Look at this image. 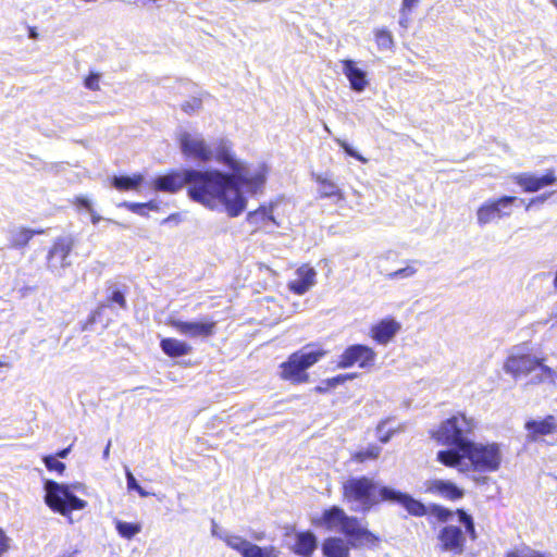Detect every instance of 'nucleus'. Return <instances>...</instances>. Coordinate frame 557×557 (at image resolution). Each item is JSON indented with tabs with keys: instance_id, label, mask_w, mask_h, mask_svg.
<instances>
[{
	"instance_id": "f257e3e1",
	"label": "nucleus",
	"mask_w": 557,
	"mask_h": 557,
	"mask_svg": "<svg viewBox=\"0 0 557 557\" xmlns=\"http://www.w3.org/2000/svg\"><path fill=\"white\" fill-rule=\"evenodd\" d=\"M240 187L242 184L233 180V176L219 170L189 169V198L210 209L223 206L231 218L238 216L246 209Z\"/></svg>"
},
{
	"instance_id": "f03ea898",
	"label": "nucleus",
	"mask_w": 557,
	"mask_h": 557,
	"mask_svg": "<svg viewBox=\"0 0 557 557\" xmlns=\"http://www.w3.org/2000/svg\"><path fill=\"white\" fill-rule=\"evenodd\" d=\"M436 460L445 467L457 468L460 472L492 473L500 469L503 451L496 442L470 441L461 450H438Z\"/></svg>"
},
{
	"instance_id": "7ed1b4c3",
	"label": "nucleus",
	"mask_w": 557,
	"mask_h": 557,
	"mask_svg": "<svg viewBox=\"0 0 557 557\" xmlns=\"http://www.w3.org/2000/svg\"><path fill=\"white\" fill-rule=\"evenodd\" d=\"M314 523L325 530L339 531L346 537H351L354 548L363 546L373 548L381 542L379 535L360 525L357 517L347 515L343 508L336 505L324 509Z\"/></svg>"
},
{
	"instance_id": "20e7f679",
	"label": "nucleus",
	"mask_w": 557,
	"mask_h": 557,
	"mask_svg": "<svg viewBox=\"0 0 557 557\" xmlns=\"http://www.w3.org/2000/svg\"><path fill=\"white\" fill-rule=\"evenodd\" d=\"M384 503L398 505L412 517L420 518L431 515L441 523L447 522L453 517L451 510L442 505L431 504L430 506H426L421 500L416 499L412 495L406 492L387 485L376 484L374 507Z\"/></svg>"
},
{
	"instance_id": "39448f33",
	"label": "nucleus",
	"mask_w": 557,
	"mask_h": 557,
	"mask_svg": "<svg viewBox=\"0 0 557 557\" xmlns=\"http://www.w3.org/2000/svg\"><path fill=\"white\" fill-rule=\"evenodd\" d=\"M327 351L322 347H315L310 343L301 349L292 352L285 361L278 366V377L293 385L306 384L310 381L308 370L326 356Z\"/></svg>"
},
{
	"instance_id": "423d86ee",
	"label": "nucleus",
	"mask_w": 557,
	"mask_h": 557,
	"mask_svg": "<svg viewBox=\"0 0 557 557\" xmlns=\"http://www.w3.org/2000/svg\"><path fill=\"white\" fill-rule=\"evenodd\" d=\"M476 429L474 418L458 411L443 420L436 429L430 431V436L437 444L455 447L454 450H461L471 440Z\"/></svg>"
},
{
	"instance_id": "0eeeda50",
	"label": "nucleus",
	"mask_w": 557,
	"mask_h": 557,
	"mask_svg": "<svg viewBox=\"0 0 557 557\" xmlns=\"http://www.w3.org/2000/svg\"><path fill=\"white\" fill-rule=\"evenodd\" d=\"M458 516L459 522L465 527V531L460 527L446 524L437 533V546L443 553H451L453 555H461L466 549L467 535L470 540L475 541L478 533L475 523L471 515L465 509L458 508L451 511Z\"/></svg>"
},
{
	"instance_id": "6e6552de",
	"label": "nucleus",
	"mask_w": 557,
	"mask_h": 557,
	"mask_svg": "<svg viewBox=\"0 0 557 557\" xmlns=\"http://www.w3.org/2000/svg\"><path fill=\"white\" fill-rule=\"evenodd\" d=\"M544 360V358H536L530 354L510 355L505 360L504 370L515 379L527 376L539 370V373L531 379L530 384L555 383L556 372L545 366Z\"/></svg>"
},
{
	"instance_id": "1a4fd4ad",
	"label": "nucleus",
	"mask_w": 557,
	"mask_h": 557,
	"mask_svg": "<svg viewBox=\"0 0 557 557\" xmlns=\"http://www.w3.org/2000/svg\"><path fill=\"white\" fill-rule=\"evenodd\" d=\"M214 159L226 165L232 171L228 175L242 184L247 191L258 193L263 188L267 181V169L264 166L256 172H250L245 164L235 159L226 146H220L216 149Z\"/></svg>"
},
{
	"instance_id": "9d476101",
	"label": "nucleus",
	"mask_w": 557,
	"mask_h": 557,
	"mask_svg": "<svg viewBox=\"0 0 557 557\" xmlns=\"http://www.w3.org/2000/svg\"><path fill=\"white\" fill-rule=\"evenodd\" d=\"M45 502L53 512L70 516L72 511L82 510L87 506V502L74 495L66 484L49 480L45 484Z\"/></svg>"
},
{
	"instance_id": "9b49d317",
	"label": "nucleus",
	"mask_w": 557,
	"mask_h": 557,
	"mask_svg": "<svg viewBox=\"0 0 557 557\" xmlns=\"http://www.w3.org/2000/svg\"><path fill=\"white\" fill-rule=\"evenodd\" d=\"M342 498L347 504H360L362 511L374 507L376 483L369 476L360 475L342 483Z\"/></svg>"
},
{
	"instance_id": "f8f14e48",
	"label": "nucleus",
	"mask_w": 557,
	"mask_h": 557,
	"mask_svg": "<svg viewBox=\"0 0 557 557\" xmlns=\"http://www.w3.org/2000/svg\"><path fill=\"white\" fill-rule=\"evenodd\" d=\"M518 200L516 196L505 195L484 201L476 210L478 223L486 225L495 220L509 218L512 213L511 206Z\"/></svg>"
},
{
	"instance_id": "ddd939ff",
	"label": "nucleus",
	"mask_w": 557,
	"mask_h": 557,
	"mask_svg": "<svg viewBox=\"0 0 557 557\" xmlns=\"http://www.w3.org/2000/svg\"><path fill=\"white\" fill-rule=\"evenodd\" d=\"M376 352L370 346L363 344H354L347 346L338 356L336 368L348 369L358 366L361 369H368L374 366Z\"/></svg>"
},
{
	"instance_id": "4468645a",
	"label": "nucleus",
	"mask_w": 557,
	"mask_h": 557,
	"mask_svg": "<svg viewBox=\"0 0 557 557\" xmlns=\"http://www.w3.org/2000/svg\"><path fill=\"white\" fill-rule=\"evenodd\" d=\"M76 244L72 235L58 236L52 242L46 256V264L50 271L63 270L71 265L69 257Z\"/></svg>"
},
{
	"instance_id": "2eb2a0df",
	"label": "nucleus",
	"mask_w": 557,
	"mask_h": 557,
	"mask_svg": "<svg viewBox=\"0 0 557 557\" xmlns=\"http://www.w3.org/2000/svg\"><path fill=\"white\" fill-rule=\"evenodd\" d=\"M511 180L523 193L534 194L557 184V174L554 168H549L541 175L533 172H519L513 174Z\"/></svg>"
},
{
	"instance_id": "dca6fc26",
	"label": "nucleus",
	"mask_w": 557,
	"mask_h": 557,
	"mask_svg": "<svg viewBox=\"0 0 557 557\" xmlns=\"http://www.w3.org/2000/svg\"><path fill=\"white\" fill-rule=\"evenodd\" d=\"M169 324L180 334L191 338H209L216 332V322L212 319L201 321L171 320Z\"/></svg>"
},
{
	"instance_id": "f3484780",
	"label": "nucleus",
	"mask_w": 557,
	"mask_h": 557,
	"mask_svg": "<svg viewBox=\"0 0 557 557\" xmlns=\"http://www.w3.org/2000/svg\"><path fill=\"white\" fill-rule=\"evenodd\" d=\"M189 184V169L171 171L152 181V187L157 191L175 194Z\"/></svg>"
},
{
	"instance_id": "a211bd4d",
	"label": "nucleus",
	"mask_w": 557,
	"mask_h": 557,
	"mask_svg": "<svg viewBox=\"0 0 557 557\" xmlns=\"http://www.w3.org/2000/svg\"><path fill=\"white\" fill-rule=\"evenodd\" d=\"M296 276L287 283V288L294 295L301 296L315 284L317 271L309 263H304L296 270Z\"/></svg>"
},
{
	"instance_id": "6ab92c4d",
	"label": "nucleus",
	"mask_w": 557,
	"mask_h": 557,
	"mask_svg": "<svg viewBox=\"0 0 557 557\" xmlns=\"http://www.w3.org/2000/svg\"><path fill=\"white\" fill-rule=\"evenodd\" d=\"M181 148L187 158H191L200 162H208L213 156L211 149L202 139L193 138L188 134H185L182 137Z\"/></svg>"
},
{
	"instance_id": "aec40b11",
	"label": "nucleus",
	"mask_w": 557,
	"mask_h": 557,
	"mask_svg": "<svg viewBox=\"0 0 557 557\" xmlns=\"http://www.w3.org/2000/svg\"><path fill=\"white\" fill-rule=\"evenodd\" d=\"M530 441H536L541 436L554 434L557 431V421L553 414H547L542 420H529L524 424Z\"/></svg>"
},
{
	"instance_id": "412c9836",
	"label": "nucleus",
	"mask_w": 557,
	"mask_h": 557,
	"mask_svg": "<svg viewBox=\"0 0 557 557\" xmlns=\"http://www.w3.org/2000/svg\"><path fill=\"white\" fill-rule=\"evenodd\" d=\"M274 207V202H269L267 205H261L253 211L248 212L246 221L249 225L252 226L253 232L261 230L268 223H272L273 225L278 226V222L273 215Z\"/></svg>"
},
{
	"instance_id": "4be33fe9",
	"label": "nucleus",
	"mask_w": 557,
	"mask_h": 557,
	"mask_svg": "<svg viewBox=\"0 0 557 557\" xmlns=\"http://www.w3.org/2000/svg\"><path fill=\"white\" fill-rule=\"evenodd\" d=\"M351 542V537L345 541L339 536H329L322 543V554L324 557H350Z\"/></svg>"
},
{
	"instance_id": "5701e85b",
	"label": "nucleus",
	"mask_w": 557,
	"mask_h": 557,
	"mask_svg": "<svg viewBox=\"0 0 557 557\" xmlns=\"http://www.w3.org/2000/svg\"><path fill=\"white\" fill-rule=\"evenodd\" d=\"M400 330V324L394 319H383L370 330L371 338L381 345H386Z\"/></svg>"
},
{
	"instance_id": "b1692460",
	"label": "nucleus",
	"mask_w": 557,
	"mask_h": 557,
	"mask_svg": "<svg viewBox=\"0 0 557 557\" xmlns=\"http://www.w3.org/2000/svg\"><path fill=\"white\" fill-rule=\"evenodd\" d=\"M428 491L437 494L448 500H458L465 496V491L455 483L446 480H432L429 483Z\"/></svg>"
},
{
	"instance_id": "393cba45",
	"label": "nucleus",
	"mask_w": 557,
	"mask_h": 557,
	"mask_svg": "<svg viewBox=\"0 0 557 557\" xmlns=\"http://www.w3.org/2000/svg\"><path fill=\"white\" fill-rule=\"evenodd\" d=\"M317 546V536L311 531H301L296 534L292 550L297 556L310 557Z\"/></svg>"
},
{
	"instance_id": "a878e982",
	"label": "nucleus",
	"mask_w": 557,
	"mask_h": 557,
	"mask_svg": "<svg viewBox=\"0 0 557 557\" xmlns=\"http://www.w3.org/2000/svg\"><path fill=\"white\" fill-rule=\"evenodd\" d=\"M343 72L356 91H362L368 85L366 73L356 66L352 60H343Z\"/></svg>"
},
{
	"instance_id": "bb28decb",
	"label": "nucleus",
	"mask_w": 557,
	"mask_h": 557,
	"mask_svg": "<svg viewBox=\"0 0 557 557\" xmlns=\"http://www.w3.org/2000/svg\"><path fill=\"white\" fill-rule=\"evenodd\" d=\"M314 182L318 184V195L319 198H333L337 201H342L345 199L344 191L330 178L323 176L322 174L313 175Z\"/></svg>"
},
{
	"instance_id": "cd10ccee",
	"label": "nucleus",
	"mask_w": 557,
	"mask_h": 557,
	"mask_svg": "<svg viewBox=\"0 0 557 557\" xmlns=\"http://www.w3.org/2000/svg\"><path fill=\"white\" fill-rule=\"evenodd\" d=\"M162 351L170 358H178L191 352V346L181 339L165 337L160 341Z\"/></svg>"
},
{
	"instance_id": "c85d7f7f",
	"label": "nucleus",
	"mask_w": 557,
	"mask_h": 557,
	"mask_svg": "<svg viewBox=\"0 0 557 557\" xmlns=\"http://www.w3.org/2000/svg\"><path fill=\"white\" fill-rule=\"evenodd\" d=\"M144 182V175L134 173L131 176H114L111 180V185L119 191L139 190Z\"/></svg>"
},
{
	"instance_id": "c756f323",
	"label": "nucleus",
	"mask_w": 557,
	"mask_h": 557,
	"mask_svg": "<svg viewBox=\"0 0 557 557\" xmlns=\"http://www.w3.org/2000/svg\"><path fill=\"white\" fill-rule=\"evenodd\" d=\"M382 454V447L377 444H370L366 448L358 449L350 454V461L363 465L371 461H376Z\"/></svg>"
},
{
	"instance_id": "7c9ffc66",
	"label": "nucleus",
	"mask_w": 557,
	"mask_h": 557,
	"mask_svg": "<svg viewBox=\"0 0 557 557\" xmlns=\"http://www.w3.org/2000/svg\"><path fill=\"white\" fill-rule=\"evenodd\" d=\"M358 376L356 372L337 374L333 377L323 380L319 385L313 388L317 394H325L329 391L335 388L338 385L346 383L347 381L354 380Z\"/></svg>"
},
{
	"instance_id": "2f4dec72",
	"label": "nucleus",
	"mask_w": 557,
	"mask_h": 557,
	"mask_svg": "<svg viewBox=\"0 0 557 557\" xmlns=\"http://www.w3.org/2000/svg\"><path fill=\"white\" fill-rule=\"evenodd\" d=\"M30 240H32L30 228L18 227L14 232H12V234L10 236L9 248L23 249L29 244Z\"/></svg>"
},
{
	"instance_id": "473e14b6",
	"label": "nucleus",
	"mask_w": 557,
	"mask_h": 557,
	"mask_svg": "<svg viewBox=\"0 0 557 557\" xmlns=\"http://www.w3.org/2000/svg\"><path fill=\"white\" fill-rule=\"evenodd\" d=\"M374 41L379 49H392L394 47V38L387 28H377L374 30Z\"/></svg>"
},
{
	"instance_id": "72a5a7b5",
	"label": "nucleus",
	"mask_w": 557,
	"mask_h": 557,
	"mask_svg": "<svg viewBox=\"0 0 557 557\" xmlns=\"http://www.w3.org/2000/svg\"><path fill=\"white\" fill-rule=\"evenodd\" d=\"M243 557H277L274 547H260L256 544L250 543L243 552Z\"/></svg>"
},
{
	"instance_id": "f704fd0d",
	"label": "nucleus",
	"mask_w": 557,
	"mask_h": 557,
	"mask_svg": "<svg viewBox=\"0 0 557 557\" xmlns=\"http://www.w3.org/2000/svg\"><path fill=\"white\" fill-rule=\"evenodd\" d=\"M115 529L122 537L127 540L133 539L137 533L140 532V525L138 523H131L121 520L115 522Z\"/></svg>"
},
{
	"instance_id": "c9c22d12",
	"label": "nucleus",
	"mask_w": 557,
	"mask_h": 557,
	"mask_svg": "<svg viewBox=\"0 0 557 557\" xmlns=\"http://www.w3.org/2000/svg\"><path fill=\"white\" fill-rule=\"evenodd\" d=\"M42 462L48 471L55 472L59 475H63L66 469V466L63 461H60L52 455H46L42 457Z\"/></svg>"
},
{
	"instance_id": "e433bc0d",
	"label": "nucleus",
	"mask_w": 557,
	"mask_h": 557,
	"mask_svg": "<svg viewBox=\"0 0 557 557\" xmlns=\"http://www.w3.org/2000/svg\"><path fill=\"white\" fill-rule=\"evenodd\" d=\"M124 207H126L129 211L137 213L139 215H147L146 209L149 210H158V205L153 201L148 202H124Z\"/></svg>"
},
{
	"instance_id": "4c0bfd02",
	"label": "nucleus",
	"mask_w": 557,
	"mask_h": 557,
	"mask_svg": "<svg viewBox=\"0 0 557 557\" xmlns=\"http://www.w3.org/2000/svg\"><path fill=\"white\" fill-rule=\"evenodd\" d=\"M387 420H382L379 422V424L375 428V432L377 435V440L382 444H386L391 441V438L396 433V430L394 429H385Z\"/></svg>"
},
{
	"instance_id": "58836bf2",
	"label": "nucleus",
	"mask_w": 557,
	"mask_h": 557,
	"mask_svg": "<svg viewBox=\"0 0 557 557\" xmlns=\"http://www.w3.org/2000/svg\"><path fill=\"white\" fill-rule=\"evenodd\" d=\"M107 307H112L113 305H117L121 309L127 308V301L124 296V293L121 290H113L111 295H109L106 299Z\"/></svg>"
},
{
	"instance_id": "ea45409f",
	"label": "nucleus",
	"mask_w": 557,
	"mask_h": 557,
	"mask_svg": "<svg viewBox=\"0 0 557 557\" xmlns=\"http://www.w3.org/2000/svg\"><path fill=\"white\" fill-rule=\"evenodd\" d=\"M226 545L231 547L232 549L236 550L243 556V552L247 549L248 545L250 544L249 541L240 537V536H231L225 540Z\"/></svg>"
},
{
	"instance_id": "a19ab883",
	"label": "nucleus",
	"mask_w": 557,
	"mask_h": 557,
	"mask_svg": "<svg viewBox=\"0 0 557 557\" xmlns=\"http://www.w3.org/2000/svg\"><path fill=\"white\" fill-rule=\"evenodd\" d=\"M70 202L78 211L86 210L88 212H91L92 205L90 200L85 196H75L70 200Z\"/></svg>"
},
{
	"instance_id": "79ce46f5",
	"label": "nucleus",
	"mask_w": 557,
	"mask_h": 557,
	"mask_svg": "<svg viewBox=\"0 0 557 557\" xmlns=\"http://www.w3.org/2000/svg\"><path fill=\"white\" fill-rule=\"evenodd\" d=\"M84 86L92 91L100 90V74L90 72L84 79Z\"/></svg>"
},
{
	"instance_id": "37998d69",
	"label": "nucleus",
	"mask_w": 557,
	"mask_h": 557,
	"mask_svg": "<svg viewBox=\"0 0 557 557\" xmlns=\"http://www.w3.org/2000/svg\"><path fill=\"white\" fill-rule=\"evenodd\" d=\"M336 144L350 157L357 159L358 161L366 163L367 159L363 158L361 154H359L357 151H355L346 140L337 138L335 139Z\"/></svg>"
},
{
	"instance_id": "c03bdc74",
	"label": "nucleus",
	"mask_w": 557,
	"mask_h": 557,
	"mask_svg": "<svg viewBox=\"0 0 557 557\" xmlns=\"http://www.w3.org/2000/svg\"><path fill=\"white\" fill-rule=\"evenodd\" d=\"M552 195L553 193H544L530 198L528 202L524 205V210L529 211L531 208L544 203Z\"/></svg>"
},
{
	"instance_id": "a18cd8bd",
	"label": "nucleus",
	"mask_w": 557,
	"mask_h": 557,
	"mask_svg": "<svg viewBox=\"0 0 557 557\" xmlns=\"http://www.w3.org/2000/svg\"><path fill=\"white\" fill-rule=\"evenodd\" d=\"M127 488L135 490L140 496H146L147 492L137 483L135 476L131 471H126Z\"/></svg>"
},
{
	"instance_id": "49530a36",
	"label": "nucleus",
	"mask_w": 557,
	"mask_h": 557,
	"mask_svg": "<svg viewBox=\"0 0 557 557\" xmlns=\"http://www.w3.org/2000/svg\"><path fill=\"white\" fill-rule=\"evenodd\" d=\"M506 557H546L544 554L531 549L527 550H511L506 554Z\"/></svg>"
},
{
	"instance_id": "de8ad7c7",
	"label": "nucleus",
	"mask_w": 557,
	"mask_h": 557,
	"mask_svg": "<svg viewBox=\"0 0 557 557\" xmlns=\"http://www.w3.org/2000/svg\"><path fill=\"white\" fill-rule=\"evenodd\" d=\"M11 546V539L7 535L5 531L0 528V557L5 554Z\"/></svg>"
},
{
	"instance_id": "09e8293b",
	"label": "nucleus",
	"mask_w": 557,
	"mask_h": 557,
	"mask_svg": "<svg viewBox=\"0 0 557 557\" xmlns=\"http://www.w3.org/2000/svg\"><path fill=\"white\" fill-rule=\"evenodd\" d=\"M414 273H416V269H413L411 267H406V268L398 269V270L389 273L388 276L391 278L407 277V276L413 275Z\"/></svg>"
},
{
	"instance_id": "8fccbe9b",
	"label": "nucleus",
	"mask_w": 557,
	"mask_h": 557,
	"mask_svg": "<svg viewBox=\"0 0 557 557\" xmlns=\"http://www.w3.org/2000/svg\"><path fill=\"white\" fill-rule=\"evenodd\" d=\"M419 0H403L400 13L403 16L408 15L418 5Z\"/></svg>"
},
{
	"instance_id": "3c124183",
	"label": "nucleus",
	"mask_w": 557,
	"mask_h": 557,
	"mask_svg": "<svg viewBox=\"0 0 557 557\" xmlns=\"http://www.w3.org/2000/svg\"><path fill=\"white\" fill-rule=\"evenodd\" d=\"M170 222H175V223H178L181 222V214L180 213H173V214H170L168 218H165L164 220H162V224H165V223H170Z\"/></svg>"
},
{
	"instance_id": "603ef678",
	"label": "nucleus",
	"mask_w": 557,
	"mask_h": 557,
	"mask_svg": "<svg viewBox=\"0 0 557 557\" xmlns=\"http://www.w3.org/2000/svg\"><path fill=\"white\" fill-rule=\"evenodd\" d=\"M71 449H72V445H70V446H67V447H65L63 449L58 450L53 456H55L57 459L58 458H66L67 455L70 454Z\"/></svg>"
},
{
	"instance_id": "864d4df0",
	"label": "nucleus",
	"mask_w": 557,
	"mask_h": 557,
	"mask_svg": "<svg viewBox=\"0 0 557 557\" xmlns=\"http://www.w3.org/2000/svg\"><path fill=\"white\" fill-rule=\"evenodd\" d=\"M90 220L92 224H98L101 221V216L91 208Z\"/></svg>"
},
{
	"instance_id": "5fc2aeb1",
	"label": "nucleus",
	"mask_w": 557,
	"mask_h": 557,
	"mask_svg": "<svg viewBox=\"0 0 557 557\" xmlns=\"http://www.w3.org/2000/svg\"><path fill=\"white\" fill-rule=\"evenodd\" d=\"M28 35L33 39H36L38 37V33L36 32L35 27H29L28 28Z\"/></svg>"
},
{
	"instance_id": "6e6d98bb",
	"label": "nucleus",
	"mask_w": 557,
	"mask_h": 557,
	"mask_svg": "<svg viewBox=\"0 0 557 557\" xmlns=\"http://www.w3.org/2000/svg\"><path fill=\"white\" fill-rule=\"evenodd\" d=\"M30 233H32V238H33L35 235H42V234H45V230L44 228H37V230H32L30 228Z\"/></svg>"
},
{
	"instance_id": "4d7b16f0",
	"label": "nucleus",
	"mask_w": 557,
	"mask_h": 557,
	"mask_svg": "<svg viewBox=\"0 0 557 557\" xmlns=\"http://www.w3.org/2000/svg\"><path fill=\"white\" fill-rule=\"evenodd\" d=\"M182 109H183L186 113H190V112L193 111V108H191V106H190L188 102L183 103V104H182Z\"/></svg>"
},
{
	"instance_id": "13d9d810",
	"label": "nucleus",
	"mask_w": 557,
	"mask_h": 557,
	"mask_svg": "<svg viewBox=\"0 0 557 557\" xmlns=\"http://www.w3.org/2000/svg\"><path fill=\"white\" fill-rule=\"evenodd\" d=\"M3 367H8V363H5L3 361H0V369L3 368Z\"/></svg>"
},
{
	"instance_id": "bf43d9fd",
	"label": "nucleus",
	"mask_w": 557,
	"mask_h": 557,
	"mask_svg": "<svg viewBox=\"0 0 557 557\" xmlns=\"http://www.w3.org/2000/svg\"><path fill=\"white\" fill-rule=\"evenodd\" d=\"M108 453H109V446L106 448L104 455H108Z\"/></svg>"
}]
</instances>
